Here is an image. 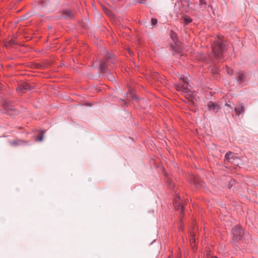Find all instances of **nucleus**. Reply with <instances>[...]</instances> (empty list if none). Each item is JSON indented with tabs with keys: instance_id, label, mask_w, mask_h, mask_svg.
Listing matches in <instances>:
<instances>
[{
	"instance_id": "nucleus-1",
	"label": "nucleus",
	"mask_w": 258,
	"mask_h": 258,
	"mask_svg": "<svg viewBox=\"0 0 258 258\" xmlns=\"http://www.w3.org/2000/svg\"><path fill=\"white\" fill-rule=\"evenodd\" d=\"M106 56L104 55V58L107 60V62L104 61H101L100 63V70L102 73H106V77L108 80L109 81L113 82L115 81V79L114 77L108 72V70L106 69V66H108L109 62L112 63L111 60L112 56L111 54H109L108 52L107 51Z\"/></svg>"
},
{
	"instance_id": "nucleus-2",
	"label": "nucleus",
	"mask_w": 258,
	"mask_h": 258,
	"mask_svg": "<svg viewBox=\"0 0 258 258\" xmlns=\"http://www.w3.org/2000/svg\"><path fill=\"white\" fill-rule=\"evenodd\" d=\"M226 49L225 44L223 42H220L219 40L215 41V44L212 47L213 53L216 57L220 59L221 57L223 52Z\"/></svg>"
},
{
	"instance_id": "nucleus-3",
	"label": "nucleus",
	"mask_w": 258,
	"mask_h": 258,
	"mask_svg": "<svg viewBox=\"0 0 258 258\" xmlns=\"http://www.w3.org/2000/svg\"><path fill=\"white\" fill-rule=\"evenodd\" d=\"M233 234V239L234 240H238L243 235V231L242 229L239 226H235L232 229Z\"/></svg>"
},
{
	"instance_id": "nucleus-4",
	"label": "nucleus",
	"mask_w": 258,
	"mask_h": 258,
	"mask_svg": "<svg viewBox=\"0 0 258 258\" xmlns=\"http://www.w3.org/2000/svg\"><path fill=\"white\" fill-rule=\"evenodd\" d=\"M175 88L177 91H180L182 93H183L184 94L186 98H189L190 97V91L187 87H184L183 85L179 84L176 85L175 86Z\"/></svg>"
},
{
	"instance_id": "nucleus-5",
	"label": "nucleus",
	"mask_w": 258,
	"mask_h": 258,
	"mask_svg": "<svg viewBox=\"0 0 258 258\" xmlns=\"http://www.w3.org/2000/svg\"><path fill=\"white\" fill-rule=\"evenodd\" d=\"M33 88L32 86H30L27 83H22L19 85L17 90L20 91L22 93H24L27 91L31 90Z\"/></svg>"
},
{
	"instance_id": "nucleus-6",
	"label": "nucleus",
	"mask_w": 258,
	"mask_h": 258,
	"mask_svg": "<svg viewBox=\"0 0 258 258\" xmlns=\"http://www.w3.org/2000/svg\"><path fill=\"white\" fill-rule=\"evenodd\" d=\"M225 158L228 161L233 163H235V161L239 160L238 157L236 156L231 152L226 153L225 154Z\"/></svg>"
},
{
	"instance_id": "nucleus-7",
	"label": "nucleus",
	"mask_w": 258,
	"mask_h": 258,
	"mask_svg": "<svg viewBox=\"0 0 258 258\" xmlns=\"http://www.w3.org/2000/svg\"><path fill=\"white\" fill-rule=\"evenodd\" d=\"M173 205L176 209L179 210L181 212L183 211V206L181 204V200L179 197L176 198L174 200Z\"/></svg>"
},
{
	"instance_id": "nucleus-8",
	"label": "nucleus",
	"mask_w": 258,
	"mask_h": 258,
	"mask_svg": "<svg viewBox=\"0 0 258 258\" xmlns=\"http://www.w3.org/2000/svg\"><path fill=\"white\" fill-rule=\"evenodd\" d=\"M208 106L210 110H213L215 112H217L220 108L218 105L215 104L213 102H209L208 104Z\"/></svg>"
},
{
	"instance_id": "nucleus-9",
	"label": "nucleus",
	"mask_w": 258,
	"mask_h": 258,
	"mask_svg": "<svg viewBox=\"0 0 258 258\" xmlns=\"http://www.w3.org/2000/svg\"><path fill=\"white\" fill-rule=\"evenodd\" d=\"M234 109L237 114L239 115V114L242 113L244 112V107L242 104H240L237 106L235 107Z\"/></svg>"
},
{
	"instance_id": "nucleus-10",
	"label": "nucleus",
	"mask_w": 258,
	"mask_h": 258,
	"mask_svg": "<svg viewBox=\"0 0 258 258\" xmlns=\"http://www.w3.org/2000/svg\"><path fill=\"white\" fill-rule=\"evenodd\" d=\"M63 16L66 18H71L73 17V14L70 11H66L63 12Z\"/></svg>"
},
{
	"instance_id": "nucleus-11",
	"label": "nucleus",
	"mask_w": 258,
	"mask_h": 258,
	"mask_svg": "<svg viewBox=\"0 0 258 258\" xmlns=\"http://www.w3.org/2000/svg\"><path fill=\"white\" fill-rule=\"evenodd\" d=\"M244 78V74L241 72L239 73V75H238V78L237 79V82L239 83H241L243 81Z\"/></svg>"
},
{
	"instance_id": "nucleus-12",
	"label": "nucleus",
	"mask_w": 258,
	"mask_h": 258,
	"mask_svg": "<svg viewBox=\"0 0 258 258\" xmlns=\"http://www.w3.org/2000/svg\"><path fill=\"white\" fill-rule=\"evenodd\" d=\"M232 108L231 107V106L229 104H225V110L227 112H230Z\"/></svg>"
},
{
	"instance_id": "nucleus-13",
	"label": "nucleus",
	"mask_w": 258,
	"mask_h": 258,
	"mask_svg": "<svg viewBox=\"0 0 258 258\" xmlns=\"http://www.w3.org/2000/svg\"><path fill=\"white\" fill-rule=\"evenodd\" d=\"M43 134H44V133L41 132V134L39 136H38V137L37 138V140L38 141L41 142L43 140Z\"/></svg>"
},
{
	"instance_id": "nucleus-14",
	"label": "nucleus",
	"mask_w": 258,
	"mask_h": 258,
	"mask_svg": "<svg viewBox=\"0 0 258 258\" xmlns=\"http://www.w3.org/2000/svg\"><path fill=\"white\" fill-rule=\"evenodd\" d=\"M200 5L202 8H204L206 5V2L205 0H200Z\"/></svg>"
},
{
	"instance_id": "nucleus-15",
	"label": "nucleus",
	"mask_w": 258,
	"mask_h": 258,
	"mask_svg": "<svg viewBox=\"0 0 258 258\" xmlns=\"http://www.w3.org/2000/svg\"><path fill=\"white\" fill-rule=\"evenodd\" d=\"M184 21H185V23L186 24L190 23L191 22V20L190 18H184Z\"/></svg>"
},
{
	"instance_id": "nucleus-16",
	"label": "nucleus",
	"mask_w": 258,
	"mask_h": 258,
	"mask_svg": "<svg viewBox=\"0 0 258 258\" xmlns=\"http://www.w3.org/2000/svg\"><path fill=\"white\" fill-rule=\"evenodd\" d=\"M151 22H152V25H155V24H157V20L156 19H152L151 20Z\"/></svg>"
},
{
	"instance_id": "nucleus-17",
	"label": "nucleus",
	"mask_w": 258,
	"mask_h": 258,
	"mask_svg": "<svg viewBox=\"0 0 258 258\" xmlns=\"http://www.w3.org/2000/svg\"><path fill=\"white\" fill-rule=\"evenodd\" d=\"M226 71H227V73L228 74H230L232 72V70L230 69L228 67H226Z\"/></svg>"
},
{
	"instance_id": "nucleus-18",
	"label": "nucleus",
	"mask_w": 258,
	"mask_h": 258,
	"mask_svg": "<svg viewBox=\"0 0 258 258\" xmlns=\"http://www.w3.org/2000/svg\"><path fill=\"white\" fill-rule=\"evenodd\" d=\"M183 82L185 83V84H187L188 82H187V79L186 78H183Z\"/></svg>"
},
{
	"instance_id": "nucleus-19",
	"label": "nucleus",
	"mask_w": 258,
	"mask_h": 258,
	"mask_svg": "<svg viewBox=\"0 0 258 258\" xmlns=\"http://www.w3.org/2000/svg\"><path fill=\"white\" fill-rule=\"evenodd\" d=\"M167 182L170 185V188H172V186L171 185V180H169V179L167 180Z\"/></svg>"
},
{
	"instance_id": "nucleus-20",
	"label": "nucleus",
	"mask_w": 258,
	"mask_h": 258,
	"mask_svg": "<svg viewBox=\"0 0 258 258\" xmlns=\"http://www.w3.org/2000/svg\"><path fill=\"white\" fill-rule=\"evenodd\" d=\"M171 37L172 39L174 41V38H175V34L174 33H172L171 35Z\"/></svg>"
},
{
	"instance_id": "nucleus-21",
	"label": "nucleus",
	"mask_w": 258,
	"mask_h": 258,
	"mask_svg": "<svg viewBox=\"0 0 258 258\" xmlns=\"http://www.w3.org/2000/svg\"><path fill=\"white\" fill-rule=\"evenodd\" d=\"M9 43H10V44H11V45H12V44H14V42L13 40H10L9 41Z\"/></svg>"
},
{
	"instance_id": "nucleus-22",
	"label": "nucleus",
	"mask_w": 258,
	"mask_h": 258,
	"mask_svg": "<svg viewBox=\"0 0 258 258\" xmlns=\"http://www.w3.org/2000/svg\"><path fill=\"white\" fill-rule=\"evenodd\" d=\"M3 88V86L2 84L0 83V92L2 90V89Z\"/></svg>"
},
{
	"instance_id": "nucleus-23",
	"label": "nucleus",
	"mask_w": 258,
	"mask_h": 258,
	"mask_svg": "<svg viewBox=\"0 0 258 258\" xmlns=\"http://www.w3.org/2000/svg\"><path fill=\"white\" fill-rule=\"evenodd\" d=\"M146 0H139V2L140 3H144V2Z\"/></svg>"
},
{
	"instance_id": "nucleus-24",
	"label": "nucleus",
	"mask_w": 258,
	"mask_h": 258,
	"mask_svg": "<svg viewBox=\"0 0 258 258\" xmlns=\"http://www.w3.org/2000/svg\"><path fill=\"white\" fill-rule=\"evenodd\" d=\"M131 97L133 99H136V97L134 95H132Z\"/></svg>"
},
{
	"instance_id": "nucleus-25",
	"label": "nucleus",
	"mask_w": 258,
	"mask_h": 258,
	"mask_svg": "<svg viewBox=\"0 0 258 258\" xmlns=\"http://www.w3.org/2000/svg\"><path fill=\"white\" fill-rule=\"evenodd\" d=\"M192 240L193 241V242H195V241H196V239H195V238H193L192 239Z\"/></svg>"
},
{
	"instance_id": "nucleus-26",
	"label": "nucleus",
	"mask_w": 258,
	"mask_h": 258,
	"mask_svg": "<svg viewBox=\"0 0 258 258\" xmlns=\"http://www.w3.org/2000/svg\"><path fill=\"white\" fill-rule=\"evenodd\" d=\"M194 184H197V183L195 182H194Z\"/></svg>"
}]
</instances>
